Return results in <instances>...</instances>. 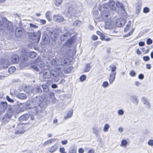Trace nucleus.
I'll use <instances>...</instances> for the list:
<instances>
[{
    "label": "nucleus",
    "instance_id": "obj_50",
    "mask_svg": "<svg viewBox=\"0 0 153 153\" xmlns=\"http://www.w3.org/2000/svg\"><path fill=\"white\" fill-rule=\"evenodd\" d=\"M86 79V77L85 75H82L80 78V80L82 82L83 81Z\"/></svg>",
    "mask_w": 153,
    "mask_h": 153
},
{
    "label": "nucleus",
    "instance_id": "obj_63",
    "mask_svg": "<svg viewBox=\"0 0 153 153\" xmlns=\"http://www.w3.org/2000/svg\"><path fill=\"white\" fill-rule=\"evenodd\" d=\"M92 38L93 40H96L98 39V37L96 35L92 36Z\"/></svg>",
    "mask_w": 153,
    "mask_h": 153
},
{
    "label": "nucleus",
    "instance_id": "obj_14",
    "mask_svg": "<svg viewBox=\"0 0 153 153\" xmlns=\"http://www.w3.org/2000/svg\"><path fill=\"white\" fill-rule=\"evenodd\" d=\"M19 56L17 55H13L11 59L12 63H15L19 62Z\"/></svg>",
    "mask_w": 153,
    "mask_h": 153
},
{
    "label": "nucleus",
    "instance_id": "obj_46",
    "mask_svg": "<svg viewBox=\"0 0 153 153\" xmlns=\"http://www.w3.org/2000/svg\"><path fill=\"white\" fill-rule=\"evenodd\" d=\"M109 68L110 69H111V71L112 73H114L116 69V68L115 66L113 65H111L110 66Z\"/></svg>",
    "mask_w": 153,
    "mask_h": 153
},
{
    "label": "nucleus",
    "instance_id": "obj_35",
    "mask_svg": "<svg viewBox=\"0 0 153 153\" xmlns=\"http://www.w3.org/2000/svg\"><path fill=\"white\" fill-rule=\"evenodd\" d=\"M63 0H55L54 3L56 7H59L60 5Z\"/></svg>",
    "mask_w": 153,
    "mask_h": 153
},
{
    "label": "nucleus",
    "instance_id": "obj_38",
    "mask_svg": "<svg viewBox=\"0 0 153 153\" xmlns=\"http://www.w3.org/2000/svg\"><path fill=\"white\" fill-rule=\"evenodd\" d=\"M16 69V68L15 67H11L9 68L8 71L10 73L12 74L15 71Z\"/></svg>",
    "mask_w": 153,
    "mask_h": 153
},
{
    "label": "nucleus",
    "instance_id": "obj_22",
    "mask_svg": "<svg viewBox=\"0 0 153 153\" xmlns=\"http://www.w3.org/2000/svg\"><path fill=\"white\" fill-rule=\"evenodd\" d=\"M22 31L21 29H19L18 28H16L15 30V34L16 36L19 37L22 36Z\"/></svg>",
    "mask_w": 153,
    "mask_h": 153
},
{
    "label": "nucleus",
    "instance_id": "obj_64",
    "mask_svg": "<svg viewBox=\"0 0 153 153\" xmlns=\"http://www.w3.org/2000/svg\"><path fill=\"white\" fill-rule=\"evenodd\" d=\"M79 153H83L84 152V150L82 148H80L78 149Z\"/></svg>",
    "mask_w": 153,
    "mask_h": 153
},
{
    "label": "nucleus",
    "instance_id": "obj_57",
    "mask_svg": "<svg viewBox=\"0 0 153 153\" xmlns=\"http://www.w3.org/2000/svg\"><path fill=\"white\" fill-rule=\"evenodd\" d=\"M131 23V21L130 20L128 22V24L126 26V27L125 28V29L128 30V28L130 27Z\"/></svg>",
    "mask_w": 153,
    "mask_h": 153
},
{
    "label": "nucleus",
    "instance_id": "obj_8",
    "mask_svg": "<svg viewBox=\"0 0 153 153\" xmlns=\"http://www.w3.org/2000/svg\"><path fill=\"white\" fill-rule=\"evenodd\" d=\"M126 22V20L122 18H120L117 19L115 23V25L116 26L120 27L124 25Z\"/></svg>",
    "mask_w": 153,
    "mask_h": 153
},
{
    "label": "nucleus",
    "instance_id": "obj_56",
    "mask_svg": "<svg viewBox=\"0 0 153 153\" xmlns=\"http://www.w3.org/2000/svg\"><path fill=\"white\" fill-rule=\"evenodd\" d=\"M50 97L51 98H54L55 100L56 99L54 98V94L53 92H51L49 94Z\"/></svg>",
    "mask_w": 153,
    "mask_h": 153
},
{
    "label": "nucleus",
    "instance_id": "obj_4",
    "mask_svg": "<svg viewBox=\"0 0 153 153\" xmlns=\"http://www.w3.org/2000/svg\"><path fill=\"white\" fill-rule=\"evenodd\" d=\"M32 39L34 40V42L38 43L40 39L41 36V32L39 30H38L37 32H34L33 33Z\"/></svg>",
    "mask_w": 153,
    "mask_h": 153
},
{
    "label": "nucleus",
    "instance_id": "obj_5",
    "mask_svg": "<svg viewBox=\"0 0 153 153\" xmlns=\"http://www.w3.org/2000/svg\"><path fill=\"white\" fill-rule=\"evenodd\" d=\"M42 99V97L40 96L37 97L33 98L32 100V104H33V105H34V107H36V106L39 105L41 102Z\"/></svg>",
    "mask_w": 153,
    "mask_h": 153
},
{
    "label": "nucleus",
    "instance_id": "obj_61",
    "mask_svg": "<svg viewBox=\"0 0 153 153\" xmlns=\"http://www.w3.org/2000/svg\"><path fill=\"white\" fill-rule=\"evenodd\" d=\"M51 71V76L52 75L53 77H55L56 76V74H54V73H55V71Z\"/></svg>",
    "mask_w": 153,
    "mask_h": 153
},
{
    "label": "nucleus",
    "instance_id": "obj_43",
    "mask_svg": "<svg viewBox=\"0 0 153 153\" xmlns=\"http://www.w3.org/2000/svg\"><path fill=\"white\" fill-rule=\"evenodd\" d=\"M31 103H32L31 102H30V101H27L26 102L25 104L26 108H30L31 107L30 105Z\"/></svg>",
    "mask_w": 153,
    "mask_h": 153
},
{
    "label": "nucleus",
    "instance_id": "obj_13",
    "mask_svg": "<svg viewBox=\"0 0 153 153\" xmlns=\"http://www.w3.org/2000/svg\"><path fill=\"white\" fill-rule=\"evenodd\" d=\"M141 101L144 104L146 105L147 108L148 109L150 108L151 107L150 103L149 102L148 99H146V97H143L141 99Z\"/></svg>",
    "mask_w": 153,
    "mask_h": 153
},
{
    "label": "nucleus",
    "instance_id": "obj_11",
    "mask_svg": "<svg viewBox=\"0 0 153 153\" xmlns=\"http://www.w3.org/2000/svg\"><path fill=\"white\" fill-rule=\"evenodd\" d=\"M116 74V72L111 73L109 74V76L108 77V79L110 84H111L115 78V76Z\"/></svg>",
    "mask_w": 153,
    "mask_h": 153
},
{
    "label": "nucleus",
    "instance_id": "obj_47",
    "mask_svg": "<svg viewBox=\"0 0 153 153\" xmlns=\"http://www.w3.org/2000/svg\"><path fill=\"white\" fill-rule=\"evenodd\" d=\"M109 85V83L107 81H104L103 82L102 86L104 88H106Z\"/></svg>",
    "mask_w": 153,
    "mask_h": 153
},
{
    "label": "nucleus",
    "instance_id": "obj_36",
    "mask_svg": "<svg viewBox=\"0 0 153 153\" xmlns=\"http://www.w3.org/2000/svg\"><path fill=\"white\" fill-rule=\"evenodd\" d=\"M106 26H108V28H112L113 25V23L112 21L110 22H108V21H107L106 23Z\"/></svg>",
    "mask_w": 153,
    "mask_h": 153
},
{
    "label": "nucleus",
    "instance_id": "obj_16",
    "mask_svg": "<svg viewBox=\"0 0 153 153\" xmlns=\"http://www.w3.org/2000/svg\"><path fill=\"white\" fill-rule=\"evenodd\" d=\"M68 59H66L65 58H59V62H60V64L59 65H68L69 64L68 61Z\"/></svg>",
    "mask_w": 153,
    "mask_h": 153
},
{
    "label": "nucleus",
    "instance_id": "obj_60",
    "mask_svg": "<svg viewBox=\"0 0 153 153\" xmlns=\"http://www.w3.org/2000/svg\"><path fill=\"white\" fill-rule=\"evenodd\" d=\"M138 77L140 79H142L144 78V76L143 74H140L139 75Z\"/></svg>",
    "mask_w": 153,
    "mask_h": 153
},
{
    "label": "nucleus",
    "instance_id": "obj_12",
    "mask_svg": "<svg viewBox=\"0 0 153 153\" xmlns=\"http://www.w3.org/2000/svg\"><path fill=\"white\" fill-rule=\"evenodd\" d=\"M71 36L69 32H66L61 36V40L62 41H65L68 40Z\"/></svg>",
    "mask_w": 153,
    "mask_h": 153
},
{
    "label": "nucleus",
    "instance_id": "obj_44",
    "mask_svg": "<svg viewBox=\"0 0 153 153\" xmlns=\"http://www.w3.org/2000/svg\"><path fill=\"white\" fill-rule=\"evenodd\" d=\"M81 21L76 20L74 22L73 24L74 26H79L81 24Z\"/></svg>",
    "mask_w": 153,
    "mask_h": 153
},
{
    "label": "nucleus",
    "instance_id": "obj_32",
    "mask_svg": "<svg viewBox=\"0 0 153 153\" xmlns=\"http://www.w3.org/2000/svg\"><path fill=\"white\" fill-rule=\"evenodd\" d=\"M73 68V66H71L67 68L65 70V74H68L70 73L71 72Z\"/></svg>",
    "mask_w": 153,
    "mask_h": 153
},
{
    "label": "nucleus",
    "instance_id": "obj_33",
    "mask_svg": "<svg viewBox=\"0 0 153 153\" xmlns=\"http://www.w3.org/2000/svg\"><path fill=\"white\" fill-rule=\"evenodd\" d=\"M110 128V126L108 124L105 123L104 126L103 130L105 132H107L108 131V129Z\"/></svg>",
    "mask_w": 153,
    "mask_h": 153
},
{
    "label": "nucleus",
    "instance_id": "obj_9",
    "mask_svg": "<svg viewBox=\"0 0 153 153\" xmlns=\"http://www.w3.org/2000/svg\"><path fill=\"white\" fill-rule=\"evenodd\" d=\"M110 16L109 10H102L101 12V16L104 20L106 19Z\"/></svg>",
    "mask_w": 153,
    "mask_h": 153
},
{
    "label": "nucleus",
    "instance_id": "obj_29",
    "mask_svg": "<svg viewBox=\"0 0 153 153\" xmlns=\"http://www.w3.org/2000/svg\"><path fill=\"white\" fill-rule=\"evenodd\" d=\"M73 113V111L72 109L69 111V113L67 114L66 116H64V119H65L70 118L72 115Z\"/></svg>",
    "mask_w": 153,
    "mask_h": 153
},
{
    "label": "nucleus",
    "instance_id": "obj_17",
    "mask_svg": "<svg viewBox=\"0 0 153 153\" xmlns=\"http://www.w3.org/2000/svg\"><path fill=\"white\" fill-rule=\"evenodd\" d=\"M31 92L33 94L41 92L42 89L40 86L37 85L35 86L33 88L31 89Z\"/></svg>",
    "mask_w": 153,
    "mask_h": 153
},
{
    "label": "nucleus",
    "instance_id": "obj_62",
    "mask_svg": "<svg viewBox=\"0 0 153 153\" xmlns=\"http://www.w3.org/2000/svg\"><path fill=\"white\" fill-rule=\"evenodd\" d=\"M40 22L43 25L45 24L46 23V21L45 20L43 19H41L40 21Z\"/></svg>",
    "mask_w": 153,
    "mask_h": 153
},
{
    "label": "nucleus",
    "instance_id": "obj_31",
    "mask_svg": "<svg viewBox=\"0 0 153 153\" xmlns=\"http://www.w3.org/2000/svg\"><path fill=\"white\" fill-rule=\"evenodd\" d=\"M28 55L30 58H34L36 56V54L35 52L32 51L29 53Z\"/></svg>",
    "mask_w": 153,
    "mask_h": 153
},
{
    "label": "nucleus",
    "instance_id": "obj_51",
    "mask_svg": "<svg viewBox=\"0 0 153 153\" xmlns=\"http://www.w3.org/2000/svg\"><path fill=\"white\" fill-rule=\"evenodd\" d=\"M130 75L131 76H134L136 75V73L134 71L132 70L130 72Z\"/></svg>",
    "mask_w": 153,
    "mask_h": 153
},
{
    "label": "nucleus",
    "instance_id": "obj_19",
    "mask_svg": "<svg viewBox=\"0 0 153 153\" xmlns=\"http://www.w3.org/2000/svg\"><path fill=\"white\" fill-rule=\"evenodd\" d=\"M58 146L57 143H55L54 145L53 146L49 149V152L53 153L56 151Z\"/></svg>",
    "mask_w": 153,
    "mask_h": 153
},
{
    "label": "nucleus",
    "instance_id": "obj_53",
    "mask_svg": "<svg viewBox=\"0 0 153 153\" xmlns=\"http://www.w3.org/2000/svg\"><path fill=\"white\" fill-rule=\"evenodd\" d=\"M6 98L7 100L10 102H13L14 101L13 100L11 99L8 96H7L6 97Z\"/></svg>",
    "mask_w": 153,
    "mask_h": 153
},
{
    "label": "nucleus",
    "instance_id": "obj_15",
    "mask_svg": "<svg viewBox=\"0 0 153 153\" xmlns=\"http://www.w3.org/2000/svg\"><path fill=\"white\" fill-rule=\"evenodd\" d=\"M49 35L53 40L56 41L57 39L58 34L56 32L53 31L50 32L49 33Z\"/></svg>",
    "mask_w": 153,
    "mask_h": 153
},
{
    "label": "nucleus",
    "instance_id": "obj_42",
    "mask_svg": "<svg viewBox=\"0 0 153 153\" xmlns=\"http://www.w3.org/2000/svg\"><path fill=\"white\" fill-rule=\"evenodd\" d=\"M51 16V14L50 12L49 11L47 12L46 14V18L49 20L50 19V17Z\"/></svg>",
    "mask_w": 153,
    "mask_h": 153
},
{
    "label": "nucleus",
    "instance_id": "obj_55",
    "mask_svg": "<svg viewBox=\"0 0 153 153\" xmlns=\"http://www.w3.org/2000/svg\"><path fill=\"white\" fill-rule=\"evenodd\" d=\"M143 59L145 61H147L150 59V58L149 56H144L143 57Z\"/></svg>",
    "mask_w": 153,
    "mask_h": 153
},
{
    "label": "nucleus",
    "instance_id": "obj_18",
    "mask_svg": "<svg viewBox=\"0 0 153 153\" xmlns=\"http://www.w3.org/2000/svg\"><path fill=\"white\" fill-rule=\"evenodd\" d=\"M7 107V104L6 102H1L0 108H1V112H4Z\"/></svg>",
    "mask_w": 153,
    "mask_h": 153
},
{
    "label": "nucleus",
    "instance_id": "obj_30",
    "mask_svg": "<svg viewBox=\"0 0 153 153\" xmlns=\"http://www.w3.org/2000/svg\"><path fill=\"white\" fill-rule=\"evenodd\" d=\"M76 149L74 147H71L69 149L68 153H76Z\"/></svg>",
    "mask_w": 153,
    "mask_h": 153
},
{
    "label": "nucleus",
    "instance_id": "obj_54",
    "mask_svg": "<svg viewBox=\"0 0 153 153\" xmlns=\"http://www.w3.org/2000/svg\"><path fill=\"white\" fill-rule=\"evenodd\" d=\"M148 144L150 146H153V140H149L148 141Z\"/></svg>",
    "mask_w": 153,
    "mask_h": 153
},
{
    "label": "nucleus",
    "instance_id": "obj_52",
    "mask_svg": "<svg viewBox=\"0 0 153 153\" xmlns=\"http://www.w3.org/2000/svg\"><path fill=\"white\" fill-rule=\"evenodd\" d=\"M152 41L151 39L150 38H148L147 40L146 43L148 45H149L151 44L152 43Z\"/></svg>",
    "mask_w": 153,
    "mask_h": 153
},
{
    "label": "nucleus",
    "instance_id": "obj_20",
    "mask_svg": "<svg viewBox=\"0 0 153 153\" xmlns=\"http://www.w3.org/2000/svg\"><path fill=\"white\" fill-rule=\"evenodd\" d=\"M130 99L133 103L137 105L139 102V100L135 96H132L130 97Z\"/></svg>",
    "mask_w": 153,
    "mask_h": 153
},
{
    "label": "nucleus",
    "instance_id": "obj_48",
    "mask_svg": "<svg viewBox=\"0 0 153 153\" xmlns=\"http://www.w3.org/2000/svg\"><path fill=\"white\" fill-rule=\"evenodd\" d=\"M102 8L103 9H106L109 8V3H107L104 4L102 6Z\"/></svg>",
    "mask_w": 153,
    "mask_h": 153
},
{
    "label": "nucleus",
    "instance_id": "obj_49",
    "mask_svg": "<svg viewBox=\"0 0 153 153\" xmlns=\"http://www.w3.org/2000/svg\"><path fill=\"white\" fill-rule=\"evenodd\" d=\"M61 153H67L65 151V149L64 147H61L59 149V150Z\"/></svg>",
    "mask_w": 153,
    "mask_h": 153
},
{
    "label": "nucleus",
    "instance_id": "obj_2",
    "mask_svg": "<svg viewBox=\"0 0 153 153\" xmlns=\"http://www.w3.org/2000/svg\"><path fill=\"white\" fill-rule=\"evenodd\" d=\"M25 131V128L23 124L21 123L18 124L15 130V134H22Z\"/></svg>",
    "mask_w": 153,
    "mask_h": 153
},
{
    "label": "nucleus",
    "instance_id": "obj_10",
    "mask_svg": "<svg viewBox=\"0 0 153 153\" xmlns=\"http://www.w3.org/2000/svg\"><path fill=\"white\" fill-rule=\"evenodd\" d=\"M53 19L55 21L59 23L62 22L64 20L63 17L60 15H54Z\"/></svg>",
    "mask_w": 153,
    "mask_h": 153
},
{
    "label": "nucleus",
    "instance_id": "obj_3",
    "mask_svg": "<svg viewBox=\"0 0 153 153\" xmlns=\"http://www.w3.org/2000/svg\"><path fill=\"white\" fill-rule=\"evenodd\" d=\"M12 114L10 113H7L3 116L1 121L3 124H5L8 123L10 120Z\"/></svg>",
    "mask_w": 153,
    "mask_h": 153
},
{
    "label": "nucleus",
    "instance_id": "obj_28",
    "mask_svg": "<svg viewBox=\"0 0 153 153\" xmlns=\"http://www.w3.org/2000/svg\"><path fill=\"white\" fill-rule=\"evenodd\" d=\"M56 139L55 138H53L45 142L43 144V145L44 146H46L50 144H51L54 141H55L56 140Z\"/></svg>",
    "mask_w": 153,
    "mask_h": 153
},
{
    "label": "nucleus",
    "instance_id": "obj_40",
    "mask_svg": "<svg viewBox=\"0 0 153 153\" xmlns=\"http://www.w3.org/2000/svg\"><path fill=\"white\" fill-rule=\"evenodd\" d=\"M128 143V142L127 140H123L121 141V144L120 146H126Z\"/></svg>",
    "mask_w": 153,
    "mask_h": 153
},
{
    "label": "nucleus",
    "instance_id": "obj_1",
    "mask_svg": "<svg viewBox=\"0 0 153 153\" xmlns=\"http://www.w3.org/2000/svg\"><path fill=\"white\" fill-rule=\"evenodd\" d=\"M74 41V38L72 37L68 40L65 42V45L61 47V52H62L63 54H66L67 53L68 50V47L71 46Z\"/></svg>",
    "mask_w": 153,
    "mask_h": 153
},
{
    "label": "nucleus",
    "instance_id": "obj_26",
    "mask_svg": "<svg viewBox=\"0 0 153 153\" xmlns=\"http://www.w3.org/2000/svg\"><path fill=\"white\" fill-rule=\"evenodd\" d=\"M29 118V116L27 114H24L21 116L19 118V120L21 121L27 120Z\"/></svg>",
    "mask_w": 153,
    "mask_h": 153
},
{
    "label": "nucleus",
    "instance_id": "obj_24",
    "mask_svg": "<svg viewBox=\"0 0 153 153\" xmlns=\"http://www.w3.org/2000/svg\"><path fill=\"white\" fill-rule=\"evenodd\" d=\"M17 97L21 100L25 99L27 98V96L23 93H19L16 94Z\"/></svg>",
    "mask_w": 153,
    "mask_h": 153
},
{
    "label": "nucleus",
    "instance_id": "obj_39",
    "mask_svg": "<svg viewBox=\"0 0 153 153\" xmlns=\"http://www.w3.org/2000/svg\"><path fill=\"white\" fill-rule=\"evenodd\" d=\"M51 64L52 65H53L54 66H56V68L59 70H60V68L58 67V65L57 64V62H56V60H55V59L51 61Z\"/></svg>",
    "mask_w": 153,
    "mask_h": 153
},
{
    "label": "nucleus",
    "instance_id": "obj_21",
    "mask_svg": "<svg viewBox=\"0 0 153 153\" xmlns=\"http://www.w3.org/2000/svg\"><path fill=\"white\" fill-rule=\"evenodd\" d=\"M1 67L4 69L7 68L8 67V64L6 61L2 60L1 62Z\"/></svg>",
    "mask_w": 153,
    "mask_h": 153
},
{
    "label": "nucleus",
    "instance_id": "obj_34",
    "mask_svg": "<svg viewBox=\"0 0 153 153\" xmlns=\"http://www.w3.org/2000/svg\"><path fill=\"white\" fill-rule=\"evenodd\" d=\"M91 67L89 64H88L85 65V67L84 70V72H88L89 71L91 68Z\"/></svg>",
    "mask_w": 153,
    "mask_h": 153
},
{
    "label": "nucleus",
    "instance_id": "obj_37",
    "mask_svg": "<svg viewBox=\"0 0 153 153\" xmlns=\"http://www.w3.org/2000/svg\"><path fill=\"white\" fill-rule=\"evenodd\" d=\"M42 87L44 92H49V88L47 85H42Z\"/></svg>",
    "mask_w": 153,
    "mask_h": 153
},
{
    "label": "nucleus",
    "instance_id": "obj_23",
    "mask_svg": "<svg viewBox=\"0 0 153 153\" xmlns=\"http://www.w3.org/2000/svg\"><path fill=\"white\" fill-rule=\"evenodd\" d=\"M109 7L110 10H114L115 8V2L113 1H109Z\"/></svg>",
    "mask_w": 153,
    "mask_h": 153
},
{
    "label": "nucleus",
    "instance_id": "obj_58",
    "mask_svg": "<svg viewBox=\"0 0 153 153\" xmlns=\"http://www.w3.org/2000/svg\"><path fill=\"white\" fill-rule=\"evenodd\" d=\"M118 113L120 115H122L124 114V111L122 109H120L118 111Z\"/></svg>",
    "mask_w": 153,
    "mask_h": 153
},
{
    "label": "nucleus",
    "instance_id": "obj_59",
    "mask_svg": "<svg viewBox=\"0 0 153 153\" xmlns=\"http://www.w3.org/2000/svg\"><path fill=\"white\" fill-rule=\"evenodd\" d=\"M134 31V29H132L131 31L127 35H126L125 36V37L128 36H129L131 35L133 32Z\"/></svg>",
    "mask_w": 153,
    "mask_h": 153
},
{
    "label": "nucleus",
    "instance_id": "obj_45",
    "mask_svg": "<svg viewBox=\"0 0 153 153\" xmlns=\"http://www.w3.org/2000/svg\"><path fill=\"white\" fill-rule=\"evenodd\" d=\"M30 68L37 71H39V69L36 65H32L30 66Z\"/></svg>",
    "mask_w": 153,
    "mask_h": 153
},
{
    "label": "nucleus",
    "instance_id": "obj_6",
    "mask_svg": "<svg viewBox=\"0 0 153 153\" xmlns=\"http://www.w3.org/2000/svg\"><path fill=\"white\" fill-rule=\"evenodd\" d=\"M3 21L4 24H5V29L12 31L13 30V26L11 23L5 18L3 19Z\"/></svg>",
    "mask_w": 153,
    "mask_h": 153
},
{
    "label": "nucleus",
    "instance_id": "obj_25",
    "mask_svg": "<svg viewBox=\"0 0 153 153\" xmlns=\"http://www.w3.org/2000/svg\"><path fill=\"white\" fill-rule=\"evenodd\" d=\"M116 6L118 8H121L122 10H125L124 7L123 5L118 1H116Z\"/></svg>",
    "mask_w": 153,
    "mask_h": 153
},
{
    "label": "nucleus",
    "instance_id": "obj_27",
    "mask_svg": "<svg viewBox=\"0 0 153 153\" xmlns=\"http://www.w3.org/2000/svg\"><path fill=\"white\" fill-rule=\"evenodd\" d=\"M92 130L94 134L97 137L100 133V129L97 127H96L93 128Z\"/></svg>",
    "mask_w": 153,
    "mask_h": 153
},
{
    "label": "nucleus",
    "instance_id": "obj_7",
    "mask_svg": "<svg viewBox=\"0 0 153 153\" xmlns=\"http://www.w3.org/2000/svg\"><path fill=\"white\" fill-rule=\"evenodd\" d=\"M51 71L49 70L46 69L44 70L42 73L43 77L44 79H49L51 77Z\"/></svg>",
    "mask_w": 153,
    "mask_h": 153
},
{
    "label": "nucleus",
    "instance_id": "obj_41",
    "mask_svg": "<svg viewBox=\"0 0 153 153\" xmlns=\"http://www.w3.org/2000/svg\"><path fill=\"white\" fill-rule=\"evenodd\" d=\"M141 9V3L140 2H138L136 4V10H140Z\"/></svg>",
    "mask_w": 153,
    "mask_h": 153
}]
</instances>
